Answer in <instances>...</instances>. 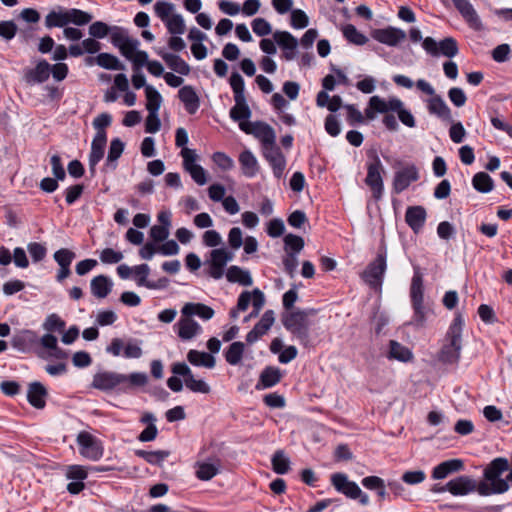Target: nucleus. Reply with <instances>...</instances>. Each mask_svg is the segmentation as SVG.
<instances>
[{"label": "nucleus", "mask_w": 512, "mask_h": 512, "mask_svg": "<svg viewBox=\"0 0 512 512\" xmlns=\"http://www.w3.org/2000/svg\"><path fill=\"white\" fill-rule=\"evenodd\" d=\"M229 83L234 94L235 105L230 109L229 115L233 121L248 120L251 117V110L245 97V82L238 72H233Z\"/></svg>", "instance_id": "obj_1"}, {"label": "nucleus", "mask_w": 512, "mask_h": 512, "mask_svg": "<svg viewBox=\"0 0 512 512\" xmlns=\"http://www.w3.org/2000/svg\"><path fill=\"white\" fill-rule=\"evenodd\" d=\"M368 158L369 161L366 164L367 175L365 178V184L370 188L372 197L378 201L382 198L384 192L382 174L385 170L375 150L368 152Z\"/></svg>", "instance_id": "obj_2"}, {"label": "nucleus", "mask_w": 512, "mask_h": 512, "mask_svg": "<svg viewBox=\"0 0 512 512\" xmlns=\"http://www.w3.org/2000/svg\"><path fill=\"white\" fill-rule=\"evenodd\" d=\"M418 90L426 95L431 96L427 100V110L429 114L436 116L442 121L452 122V111L443 98L435 93V89L432 85L424 79H419L415 83Z\"/></svg>", "instance_id": "obj_3"}, {"label": "nucleus", "mask_w": 512, "mask_h": 512, "mask_svg": "<svg viewBox=\"0 0 512 512\" xmlns=\"http://www.w3.org/2000/svg\"><path fill=\"white\" fill-rule=\"evenodd\" d=\"M462 322H453L449 327L443 346L439 352V360L452 364L458 361L461 350Z\"/></svg>", "instance_id": "obj_4"}, {"label": "nucleus", "mask_w": 512, "mask_h": 512, "mask_svg": "<svg viewBox=\"0 0 512 512\" xmlns=\"http://www.w3.org/2000/svg\"><path fill=\"white\" fill-rule=\"evenodd\" d=\"M265 304L264 293L259 289H254L252 292L243 291L237 300V305L235 308L230 310V317L237 318L238 312L246 311L247 308L251 305L252 311L249 315L245 316L243 320H251L252 318H256L263 308Z\"/></svg>", "instance_id": "obj_5"}, {"label": "nucleus", "mask_w": 512, "mask_h": 512, "mask_svg": "<svg viewBox=\"0 0 512 512\" xmlns=\"http://www.w3.org/2000/svg\"><path fill=\"white\" fill-rule=\"evenodd\" d=\"M387 269L386 250H380L373 261H371L361 274L363 281L372 289H380L383 277Z\"/></svg>", "instance_id": "obj_6"}, {"label": "nucleus", "mask_w": 512, "mask_h": 512, "mask_svg": "<svg viewBox=\"0 0 512 512\" xmlns=\"http://www.w3.org/2000/svg\"><path fill=\"white\" fill-rule=\"evenodd\" d=\"M285 328L303 345H313L320 336L316 322H284Z\"/></svg>", "instance_id": "obj_7"}, {"label": "nucleus", "mask_w": 512, "mask_h": 512, "mask_svg": "<svg viewBox=\"0 0 512 512\" xmlns=\"http://www.w3.org/2000/svg\"><path fill=\"white\" fill-rule=\"evenodd\" d=\"M422 47L433 57L443 55L448 58H453L459 52L458 43L453 37H446L440 42H436L432 37H426L422 41Z\"/></svg>", "instance_id": "obj_8"}, {"label": "nucleus", "mask_w": 512, "mask_h": 512, "mask_svg": "<svg viewBox=\"0 0 512 512\" xmlns=\"http://www.w3.org/2000/svg\"><path fill=\"white\" fill-rule=\"evenodd\" d=\"M410 299L415 316L418 318V320L425 318L426 308L424 306L423 275L418 268L414 270V274L411 280Z\"/></svg>", "instance_id": "obj_9"}, {"label": "nucleus", "mask_w": 512, "mask_h": 512, "mask_svg": "<svg viewBox=\"0 0 512 512\" xmlns=\"http://www.w3.org/2000/svg\"><path fill=\"white\" fill-rule=\"evenodd\" d=\"M80 454L91 460L97 461L103 456V446L99 439L89 432L82 431L77 436Z\"/></svg>", "instance_id": "obj_10"}, {"label": "nucleus", "mask_w": 512, "mask_h": 512, "mask_svg": "<svg viewBox=\"0 0 512 512\" xmlns=\"http://www.w3.org/2000/svg\"><path fill=\"white\" fill-rule=\"evenodd\" d=\"M125 380L124 374L113 371H100L93 376L92 387L101 391L118 389L122 391V384Z\"/></svg>", "instance_id": "obj_11"}, {"label": "nucleus", "mask_w": 512, "mask_h": 512, "mask_svg": "<svg viewBox=\"0 0 512 512\" xmlns=\"http://www.w3.org/2000/svg\"><path fill=\"white\" fill-rule=\"evenodd\" d=\"M171 370L175 375L184 377L185 385L189 390H191L193 392H197V393H203V394H207L210 392L209 385L203 380L195 379L191 372V369L188 367V365L186 363H184V362L174 363L172 365Z\"/></svg>", "instance_id": "obj_12"}, {"label": "nucleus", "mask_w": 512, "mask_h": 512, "mask_svg": "<svg viewBox=\"0 0 512 512\" xmlns=\"http://www.w3.org/2000/svg\"><path fill=\"white\" fill-rule=\"evenodd\" d=\"M371 37L379 43L395 47L406 39V32L400 28L388 26L373 30Z\"/></svg>", "instance_id": "obj_13"}, {"label": "nucleus", "mask_w": 512, "mask_h": 512, "mask_svg": "<svg viewBox=\"0 0 512 512\" xmlns=\"http://www.w3.org/2000/svg\"><path fill=\"white\" fill-rule=\"evenodd\" d=\"M232 258L233 254L224 248L213 249L210 252L209 275L216 280L222 278L224 268Z\"/></svg>", "instance_id": "obj_14"}, {"label": "nucleus", "mask_w": 512, "mask_h": 512, "mask_svg": "<svg viewBox=\"0 0 512 512\" xmlns=\"http://www.w3.org/2000/svg\"><path fill=\"white\" fill-rule=\"evenodd\" d=\"M419 179V172L415 165H407L395 172L392 187L396 194L402 193L411 183Z\"/></svg>", "instance_id": "obj_15"}, {"label": "nucleus", "mask_w": 512, "mask_h": 512, "mask_svg": "<svg viewBox=\"0 0 512 512\" xmlns=\"http://www.w3.org/2000/svg\"><path fill=\"white\" fill-rule=\"evenodd\" d=\"M183 157V165L186 171H188L192 179L198 185H204L207 182L206 172L202 166L195 164L196 155L193 150L183 148L181 151Z\"/></svg>", "instance_id": "obj_16"}, {"label": "nucleus", "mask_w": 512, "mask_h": 512, "mask_svg": "<svg viewBox=\"0 0 512 512\" xmlns=\"http://www.w3.org/2000/svg\"><path fill=\"white\" fill-rule=\"evenodd\" d=\"M331 483L338 492L350 499H357V496L361 494L357 483L350 481L344 473H334L331 476Z\"/></svg>", "instance_id": "obj_17"}, {"label": "nucleus", "mask_w": 512, "mask_h": 512, "mask_svg": "<svg viewBox=\"0 0 512 512\" xmlns=\"http://www.w3.org/2000/svg\"><path fill=\"white\" fill-rule=\"evenodd\" d=\"M51 74V64L45 60L40 59L35 67L27 69L24 73V79L28 84H41L46 82Z\"/></svg>", "instance_id": "obj_18"}, {"label": "nucleus", "mask_w": 512, "mask_h": 512, "mask_svg": "<svg viewBox=\"0 0 512 512\" xmlns=\"http://www.w3.org/2000/svg\"><path fill=\"white\" fill-rule=\"evenodd\" d=\"M273 39L282 48L285 60L291 61L295 58L298 40L290 32L275 31Z\"/></svg>", "instance_id": "obj_19"}, {"label": "nucleus", "mask_w": 512, "mask_h": 512, "mask_svg": "<svg viewBox=\"0 0 512 512\" xmlns=\"http://www.w3.org/2000/svg\"><path fill=\"white\" fill-rule=\"evenodd\" d=\"M106 143V132H96V135L91 143V151L89 154V170L92 176L95 174L96 165L104 156Z\"/></svg>", "instance_id": "obj_20"}, {"label": "nucleus", "mask_w": 512, "mask_h": 512, "mask_svg": "<svg viewBox=\"0 0 512 512\" xmlns=\"http://www.w3.org/2000/svg\"><path fill=\"white\" fill-rule=\"evenodd\" d=\"M214 310L203 303H186L181 309L180 320H191L193 317H199L202 320H209L214 316Z\"/></svg>", "instance_id": "obj_21"}, {"label": "nucleus", "mask_w": 512, "mask_h": 512, "mask_svg": "<svg viewBox=\"0 0 512 512\" xmlns=\"http://www.w3.org/2000/svg\"><path fill=\"white\" fill-rule=\"evenodd\" d=\"M455 8L474 30L482 29V22L469 0H452Z\"/></svg>", "instance_id": "obj_22"}, {"label": "nucleus", "mask_w": 512, "mask_h": 512, "mask_svg": "<svg viewBox=\"0 0 512 512\" xmlns=\"http://www.w3.org/2000/svg\"><path fill=\"white\" fill-rule=\"evenodd\" d=\"M446 488L454 496H464L476 491V481L469 476H459L446 483Z\"/></svg>", "instance_id": "obj_23"}, {"label": "nucleus", "mask_w": 512, "mask_h": 512, "mask_svg": "<svg viewBox=\"0 0 512 512\" xmlns=\"http://www.w3.org/2000/svg\"><path fill=\"white\" fill-rule=\"evenodd\" d=\"M396 112L402 124L409 128L416 126V121L410 110L406 109L401 99L390 97L388 99V112Z\"/></svg>", "instance_id": "obj_24"}, {"label": "nucleus", "mask_w": 512, "mask_h": 512, "mask_svg": "<svg viewBox=\"0 0 512 512\" xmlns=\"http://www.w3.org/2000/svg\"><path fill=\"white\" fill-rule=\"evenodd\" d=\"M509 469V461L506 458L498 457L490 462L484 470V477L488 482L506 481L501 475Z\"/></svg>", "instance_id": "obj_25"}, {"label": "nucleus", "mask_w": 512, "mask_h": 512, "mask_svg": "<svg viewBox=\"0 0 512 512\" xmlns=\"http://www.w3.org/2000/svg\"><path fill=\"white\" fill-rule=\"evenodd\" d=\"M426 220V210L422 206L408 207L405 213V221L408 226L418 233L424 226Z\"/></svg>", "instance_id": "obj_26"}, {"label": "nucleus", "mask_w": 512, "mask_h": 512, "mask_svg": "<svg viewBox=\"0 0 512 512\" xmlns=\"http://www.w3.org/2000/svg\"><path fill=\"white\" fill-rule=\"evenodd\" d=\"M178 96L189 114L193 115L197 112L200 106V99L192 86H183L179 90Z\"/></svg>", "instance_id": "obj_27"}, {"label": "nucleus", "mask_w": 512, "mask_h": 512, "mask_svg": "<svg viewBox=\"0 0 512 512\" xmlns=\"http://www.w3.org/2000/svg\"><path fill=\"white\" fill-rule=\"evenodd\" d=\"M158 55L165 61L167 66L180 75H188L190 73L189 64L179 55L159 51Z\"/></svg>", "instance_id": "obj_28"}, {"label": "nucleus", "mask_w": 512, "mask_h": 512, "mask_svg": "<svg viewBox=\"0 0 512 512\" xmlns=\"http://www.w3.org/2000/svg\"><path fill=\"white\" fill-rule=\"evenodd\" d=\"M113 287V282L108 276L98 275L95 276L90 282V289L93 296L96 298L107 297Z\"/></svg>", "instance_id": "obj_29"}, {"label": "nucleus", "mask_w": 512, "mask_h": 512, "mask_svg": "<svg viewBox=\"0 0 512 512\" xmlns=\"http://www.w3.org/2000/svg\"><path fill=\"white\" fill-rule=\"evenodd\" d=\"M239 163L241 166L242 173L248 177L253 178L256 176L259 170V164L250 150H243L239 155Z\"/></svg>", "instance_id": "obj_30"}, {"label": "nucleus", "mask_w": 512, "mask_h": 512, "mask_svg": "<svg viewBox=\"0 0 512 512\" xmlns=\"http://www.w3.org/2000/svg\"><path fill=\"white\" fill-rule=\"evenodd\" d=\"M47 390L40 382H33L29 385L27 398L29 403L37 408L42 409L45 407Z\"/></svg>", "instance_id": "obj_31"}, {"label": "nucleus", "mask_w": 512, "mask_h": 512, "mask_svg": "<svg viewBox=\"0 0 512 512\" xmlns=\"http://www.w3.org/2000/svg\"><path fill=\"white\" fill-rule=\"evenodd\" d=\"M69 24L68 11L62 6L51 10L45 17V26L48 29L66 27Z\"/></svg>", "instance_id": "obj_32"}, {"label": "nucleus", "mask_w": 512, "mask_h": 512, "mask_svg": "<svg viewBox=\"0 0 512 512\" xmlns=\"http://www.w3.org/2000/svg\"><path fill=\"white\" fill-rule=\"evenodd\" d=\"M387 358L389 360L409 362L413 359V353L408 347L400 344L395 340H390Z\"/></svg>", "instance_id": "obj_33"}, {"label": "nucleus", "mask_w": 512, "mask_h": 512, "mask_svg": "<svg viewBox=\"0 0 512 512\" xmlns=\"http://www.w3.org/2000/svg\"><path fill=\"white\" fill-rule=\"evenodd\" d=\"M226 279L230 283H238L242 286H251L253 284L250 272L236 265H232L227 269Z\"/></svg>", "instance_id": "obj_34"}, {"label": "nucleus", "mask_w": 512, "mask_h": 512, "mask_svg": "<svg viewBox=\"0 0 512 512\" xmlns=\"http://www.w3.org/2000/svg\"><path fill=\"white\" fill-rule=\"evenodd\" d=\"M463 468V462L459 459H451L437 465L432 472L434 479H444L453 472L460 471Z\"/></svg>", "instance_id": "obj_35"}, {"label": "nucleus", "mask_w": 512, "mask_h": 512, "mask_svg": "<svg viewBox=\"0 0 512 512\" xmlns=\"http://www.w3.org/2000/svg\"><path fill=\"white\" fill-rule=\"evenodd\" d=\"M388 112V100L381 98L380 96H372L369 99L368 106L366 107L364 113L365 117L368 120H373L376 117L377 113H387Z\"/></svg>", "instance_id": "obj_36"}, {"label": "nucleus", "mask_w": 512, "mask_h": 512, "mask_svg": "<svg viewBox=\"0 0 512 512\" xmlns=\"http://www.w3.org/2000/svg\"><path fill=\"white\" fill-rule=\"evenodd\" d=\"M174 331L182 340H190L198 335L202 328L197 322H178L174 325Z\"/></svg>", "instance_id": "obj_37"}, {"label": "nucleus", "mask_w": 512, "mask_h": 512, "mask_svg": "<svg viewBox=\"0 0 512 512\" xmlns=\"http://www.w3.org/2000/svg\"><path fill=\"white\" fill-rule=\"evenodd\" d=\"M509 485L507 481H497V482H481L479 484L476 483V490L482 496H488L491 494H502L508 491Z\"/></svg>", "instance_id": "obj_38"}, {"label": "nucleus", "mask_w": 512, "mask_h": 512, "mask_svg": "<svg viewBox=\"0 0 512 512\" xmlns=\"http://www.w3.org/2000/svg\"><path fill=\"white\" fill-rule=\"evenodd\" d=\"M188 361L195 366H203L213 368L215 366V358L206 352L190 350L187 354Z\"/></svg>", "instance_id": "obj_39"}, {"label": "nucleus", "mask_w": 512, "mask_h": 512, "mask_svg": "<svg viewBox=\"0 0 512 512\" xmlns=\"http://www.w3.org/2000/svg\"><path fill=\"white\" fill-rule=\"evenodd\" d=\"M472 185L480 193H488L494 188V181L486 172H478L472 178Z\"/></svg>", "instance_id": "obj_40"}, {"label": "nucleus", "mask_w": 512, "mask_h": 512, "mask_svg": "<svg viewBox=\"0 0 512 512\" xmlns=\"http://www.w3.org/2000/svg\"><path fill=\"white\" fill-rule=\"evenodd\" d=\"M255 127L257 128L255 134L260 138L262 147L276 143V134L270 125L263 122H256Z\"/></svg>", "instance_id": "obj_41"}, {"label": "nucleus", "mask_w": 512, "mask_h": 512, "mask_svg": "<svg viewBox=\"0 0 512 512\" xmlns=\"http://www.w3.org/2000/svg\"><path fill=\"white\" fill-rule=\"evenodd\" d=\"M245 345L242 342H233L225 352V360L233 366L238 365L243 357Z\"/></svg>", "instance_id": "obj_42"}, {"label": "nucleus", "mask_w": 512, "mask_h": 512, "mask_svg": "<svg viewBox=\"0 0 512 512\" xmlns=\"http://www.w3.org/2000/svg\"><path fill=\"white\" fill-rule=\"evenodd\" d=\"M145 94L147 99L146 109L148 112L158 113L162 103L161 94L151 85L145 87Z\"/></svg>", "instance_id": "obj_43"}, {"label": "nucleus", "mask_w": 512, "mask_h": 512, "mask_svg": "<svg viewBox=\"0 0 512 512\" xmlns=\"http://www.w3.org/2000/svg\"><path fill=\"white\" fill-rule=\"evenodd\" d=\"M135 455L144 459L149 464L160 465L169 456V452L164 450L146 451L139 449L135 451Z\"/></svg>", "instance_id": "obj_44"}, {"label": "nucleus", "mask_w": 512, "mask_h": 512, "mask_svg": "<svg viewBox=\"0 0 512 512\" xmlns=\"http://www.w3.org/2000/svg\"><path fill=\"white\" fill-rule=\"evenodd\" d=\"M97 64L108 70H124L125 66L119 59L110 53H100L96 58Z\"/></svg>", "instance_id": "obj_45"}, {"label": "nucleus", "mask_w": 512, "mask_h": 512, "mask_svg": "<svg viewBox=\"0 0 512 512\" xmlns=\"http://www.w3.org/2000/svg\"><path fill=\"white\" fill-rule=\"evenodd\" d=\"M58 338L56 335L47 332L40 338V343L43 348L49 350V354L56 358H63L64 353L57 346Z\"/></svg>", "instance_id": "obj_46"}, {"label": "nucleus", "mask_w": 512, "mask_h": 512, "mask_svg": "<svg viewBox=\"0 0 512 512\" xmlns=\"http://www.w3.org/2000/svg\"><path fill=\"white\" fill-rule=\"evenodd\" d=\"M281 379V372L279 368L267 367L260 375V383L264 388H269L276 385Z\"/></svg>", "instance_id": "obj_47"}, {"label": "nucleus", "mask_w": 512, "mask_h": 512, "mask_svg": "<svg viewBox=\"0 0 512 512\" xmlns=\"http://www.w3.org/2000/svg\"><path fill=\"white\" fill-rule=\"evenodd\" d=\"M125 380L122 384V391H127L130 388L134 387H142L147 384L148 377L145 373L142 372H134L130 375L124 374Z\"/></svg>", "instance_id": "obj_48"}, {"label": "nucleus", "mask_w": 512, "mask_h": 512, "mask_svg": "<svg viewBox=\"0 0 512 512\" xmlns=\"http://www.w3.org/2000/svg\"><path fill=\"white\" fill-rule=\"evenodd\" d=\"M271 462L275 473L283 475L289 471L290 460L282 450H277L273 454Z\"/></svg>", "instance_id": "obj_49"}, {"label": "nucleus", "mask_w": 512, "mask_h": 512, "mask_svg": "<svg viewBox=\"0 0 512 512\" xmlns=\"http://www.w3.org/2000/svg\"><path fill=\"white\" fill-rule=\"evenodd\" d=\"M219 463L201 462L198 463L196 476L203 481L212 479L219 472Z\"/></svg>", "instance_id": "obj_50"}, {"label": "nucleus", "mask_w": 512, "mask_h": 512, "mask_svg": "<svg viewBox=\"0 0 512 512\" xmlns=\"http://www.w3.org/2000/svg\"><path fill=\"white\" fill-rule=\"evenodd\" d=\"M343 35L347 41L355 45H364L368 42V38L352 24L344 26Z\"/></svg>", "instance_id": "obj_51"}, {"label": "nucleus", "mask_w": 512, "mask_h": 512, "mask_svg": "<svg viewBox=\"0 0 512 512\" xmlns=\"http://www.w3.org/2000/svg\"><path fill=\"white\" fill-rule=\"evenodd\" d=\"M68 11V18H69V24H75L77 26H83L91 22L92 15L86 11L77 9V8H70L67 9Z\"/></svg>", "instance_id": "obj_52"}, {"label": "nucleus", "mask_w": 512, "mask_h": 512, "mask_svg": "<svg viewBox=\"0 0 512 512\" xmlns=\"http://www.w3.org/2000/svg\"><path fill=\"white\" fill-rule=\"evenodd\" d=\"M165 23L169 33L173 35H181L185 32V22L180 14H173Z\"/></svg>", "instance_id": "obj_53"}, {"label": "nucleus", "mask_w": 512, "mask_h": 512, "mask_svg": "<svg viewBox=\"0 0 512 512\" xmlns=\"http://www.w3.org/2000/svg\"><path fill=\"white\" fill-rule=\"evenodd\" d=\"M133 272L137 277L136 281L139 286H145L147 288H156L154 283L147 281V277L150 273V268L147 264H140L133 267Z\"/></svg>", "instance_id": "obj_54"}, {"label": "nucleus", "mask_w": 512, "mask_h": 512, "mask_svg": "<svg viewBox=\"0 0 512 512\" xmlns=\"http://www.w3.org/2000/svg\"><path fill=\"white\" fill-rule=\"evenodd\" d=\"M111 43L113 46L120 48L121 45H125L132 38L129 36L127 29L120 26H112L111 31Z\"/></svg>", "instance_id": "obj_55"}, {"label": "nucleus", "mask_w": 512, "mask_h": 512, "mask_svg": "<svg viewBox=\"0 0 512 512\" xmlns=\"http://www.w3.org/2000/svg\"><path fill=\"white\" fill-rule=\"evenodd\" d=\"M112 26L105 22L96 21L89 26V34L95 39H103L108 34H111Z\"/></svg>", "instance_id": "obj_56"}, {"label": "nucleus", "mask_w": 512, "mask_h": 512, "mask_svg": "<svg viewBox=\"0 0 512 512\" xmlns=\"http://www.w3.org/2000/svg\"><path fill=\"white\" fill-rule=\"evenodd\" d=\"M273 322H257L255 327L247 334L246 341L250 344L256 342L261 336L266 334Z\"/></svg>", "instance_id": "obj_57"}, {"label": "nucleus", "mask_w": 512, "mask_h": 512, "mask_svg": "<svg viewBox=\"0 0 512 512\" xmlns=\"http://www.w3.org/2000/svg\"><path fill=\"white\" fill-rule=\"evenodd\" d=\"M309 24V18L301 9L291 10L290 25L294 29L306 28Z\"/></svg>", "instance_id": "obj_58"}, {"label": "nucleus", "mask_w": 512, "mask_h": 512, "mask_svg": "<svg viewBox=\"0 0 512 512\" xmlns=\"http://www.w3.org/2000/svg\"><path fill=\"white\" fill-rule=\"evenodd\" d=\"M65 475L67 479L83 482L88 476V471L81 465H69L66 468Z\"/></svg>", "instance_id": "obj_59"}, {"label": "nucleus", "mask_w": 512, "mask_h": 512, "mask_svg": "<svg viewBox=\"0 0 512 512\" xmlns=\"http://www.w3.org/2000/svg\"><path fill=\"white\" fill-rule=\"evenodd\" d=\"M286 249H290V253H299L304 247V240L301 236L287 234L284 238Z\"/></svg>", "instance_id": "obj_60"}, {"label": "nucleus", "mask_w": 512, "mask_h": 512, "mask_svg": "<svg viewBox=\"0 0 512 512\" xmlns=\"http://www.w3.org/2000/svg\"><path fill=\"white\" fill-rule=\"evenodd\" d=\"M251 27L253 32L260 37L269 35L272 31L270 23L264 18H255L251 23Z\"/></svg>", "instance_id": "obj_61"}, {"label": "nucleus", "mask_w": 512, "mask_h": 512, "mask_svg": "<svg viewBox=\"0 0 512 512\" xmlns=\"http://www.w3.org/2000/svg\"><path fill=\"white\" fill-rule=\"evenodd\" d=\"M123 259V253L112 248H105L100 253V261L104 264H116Z\"/></svg>", "instance_id": "obj_62"}, {"label": "nucleus", "mask_w": 512, "mask_h": 512, "mask_svg": "<svg viewBox=\"0 0 512 512\" xmlns=\"http://www.w3.org/2000/svg\"><path fill=\"white\" fill-rule=\"evenodd\" d=\"M155 13L156 15L162 20L166 21L170 17V14L172 13L174 9V5L170 2L159 0L154 5Z\"/></svg>", "instance_id": "obj_63"}, {"label": "nucleus", "mask_w": 512, "mask_h": 512, "mask_svg": "<svg viewBox=\"0 0 512 512\" xmlns=\"http://www.w3.org/2000/svg\"><path fill=\"white\" fill-rule=\"evenodd\" d=\"M75 256L76 255L73 251L66 248H61L54 253V260L60 267L70 266Z\"/></svg>", "instance_id": "obj_64"}]
</instances>
